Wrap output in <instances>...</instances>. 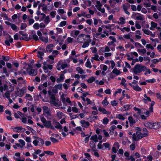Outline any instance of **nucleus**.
<instances>
[{"label":"nucleus","mask_w":161,"mask_h":161,"mask_svg":"<svg viewBox=\"0 0 161 161\" xmlns=\"http://www.w3.org/2000/svg\"><path fill=\"white\" fill-rule=\"evenodd\" d=\"M131 70L136 75L138 73H140L142 71H145L144 75H146L147 74H150L152 73L150 69L144 65H141L140 64H136L133 68L131 69Z\"/></svg>","instance_id":"1"},{"label":"nucleus","mask_w":161,"mask_h":161,"mask_svg":"<svg viewBox=\"0 0 161 161\" xmlns=\"http://www.w3.org/2000/svg\"><path fill=\"white\" fill-rule=\"evenodd\" d=\"M17 90L16 91V94L19 97H22L24 93L23 88L19 89L18 87L16 88Z\"/></svg>","instance_id":"2"},{"label":"nucleus","mask_w":161,"mask_h":161,"mask_svg":"<svg viewBox=\"0 0 161 161\" xmlns=\"http://www.w3.org/2000/svg\"><path fill=\"white\" fill-rule=\"evenodd\" d=\"M44 126L47 128H50L51 129L55 130V129L54 127H53L51 125V122L50 121H46L44 124Z\"/></svg>","instance_id":"3"},{"label":"nucleus","mask_w":161,"mask_h":161,"mask_svg":"<svg viewBox=\"0 0 161 161\" xmlns=\"http://www.w3.org/2000/svg\"><path fill=\"white\" fill-rule=\"evenodd\" d=\"M26 71L31 76H35L37 74V71L36 70L29 69H26Z\"/></svg>","instance_id":"4"},{"label":"nucleus","mask_w":161,"mask_h":161,"mask_svg":"<svg viewBox=\"0 0 161 161\" xmlns=\"http://www.w3.org/2000/svg\"><path fill=\"white\" fill-rule=\"evenodd\" d=\"M153 129H157L161 128V122H156L153 123Z\"/></svg>","instance_id":"5"},{"label":"nucleus","mask_w":161,"mask_h":161,"mask_svg":"<svg viewBox=\"0 0 161 161\" xmlns=\"http://www.w3.org/2000/svg\"><path fill=\"white\" fill-rule=\"evenodd\" d=\"M51 100L50 101V103L53 104L55 106L58 105V103L55 102L56 98L54 95L53 94L51 97Z\"/></svg>","instance_id":"6"},{"label":"nucleus","mask_w":161,"mask_h":161,"mask_svg":"<svg viewBox=\"0 0 161 161\" xmlns=\"http://www.w3.org/2000/svg\"><path fill=\"white\" fill-rule=\"evenodd\" d=\"M98 111L100 112H102L104 114H109L110 113V112L109 111H107L106 109L103 108L99 107H98Z\"/></svg>","instance_id":"7"},{"label":"nucleus","mask_w":161,"mask_h":161,"mask_svg":"<svg viewBox=\"0 0 161 161\" xmlns=\"http://www.w3.org/2000/svg\"><path fill=\"white\" fill-rule=\"evenodd\" d=\"M85 35L82 34L79 36L77 38V41L79 42L82 43L85 41Z\"/></svg>","instance_id":"8"},{"label":"nucleus","mask_w":161,"mask_h":161,"mask_svg":"<svg viewBox=\"0 0 161 161\" xmlns=\"http://www.w3.org/2000/svg\"><path fill=\"white\" fill-rule=\"evenodd\" d=\"M153 123L146 121L144 123V125L148 128L152 129L153 127Z\"/></svg>","instance_id":"9"},{"label":"nucleus","mask_w":161,"mask_h":161,"mask_svg":"<svg viewBox=\"0 0 161 161\" xmlns=\"http://www.w3.org/2000/svg\"><path fill=\"white\" fill-rule=\"evenodd\" d=\"M64 74H62L60 75L59 77L56 80V82L57 83H60L64 81Z\"/></svg>","instance_id":"10"},{"label":"nucleus","mask_w":161,"mask_h":161,"mask_svg":"<svg viewBox=\"0 0 161 161\" xmlns=\"http://www.w3.org/2000/svg\"><path fill=\"white\" fill-rule=\"evenodd\" d=\"M92 53H95L94 54V57H92V59H93L94 60L96 61H99V59L98 58L99 56L98 55L97 53V51H92Z\"/></svg>","instance_id":"11"},{"label":"nucleus","mask_w":161,"mask_h":161,"mask_svg":"<svg viewBox=\"0 0 161 161\" xmlns=\"http://www.w3.org/2000/svg\"><path fill=\"white\" fill-rule=\"evenodd\" d=\"M128 119L130 123V126H132L133 124L136 123L135 120L133 119L132 116H129L128 118Z\"/></svg>","instance_id":"12"},{"label":"nucleus","mask_w":161,"mask_h":161,"mask_svg":"<svg viewBox=\"0 0 161 161\" xmlns=\"http://www.w3.org/2000/svg\"><path fill=\"white\" fill-rule=\"evenodd\" d=\"M116 128V126L113 125L111 126L109 129V134L110 135H112L114 134V129Z\"/></svg>","instance_id":"13"},{"label":"nucleus","mask_w":161,"mask_h":161,"mask_svg":"<svg viewBox=\"0 0 161 161\" xmlns=\"http://www.w3.org/2000/svg\"><path fill=\"white\" fill-rule=\"evenodd\" d=\"M90 139L94 141L95 142H98L97 136L96 134H95L94 135H92Z\"/></svg>","instance_id":"14"},{"label":"nucleus","mask_w":161,"mask_h":161,"mask_svg":"<svg viewBox=\"0 0 161 161\" xmlns=\"http://www.w3.org/2000/svg\"><path fill=\"white\" fill-rule=\"evenodd\" d=\"M138 14H139V15L136 17V19L141 21L143 20L144 19H145L143 15L139 13H138Z\"/></svg>","instance_id":"15"},{"label":"nucleus","mask_w":161,"mask_h":161,"mask_svg":"<svg viewBox=\"0 0 161 161\" xmlns=\"http://www.w3.org/2000/svg\"><path fill=\"white\" fill-rule=\"evenodd\" d=\"M43 51H37V53L38 57L42 59H43L42 56L44 55V52Z\"/></svg>","instance_id":"16"},{"label":"nucleus","mask_w":161,"mask_h":161,"mask_svg":"<svg viewBox=\"0 0 161 161\" xmlns=\"http://www.w3.org/2000/svg\"><path fill=\"white\" fill-rule=\"evenodd\" d=\"M37 138V139L38 140V141H39V144H38V146L40 147H42L44 144V142L43 139L39 138L38 137H36Z\"/></svg>","instance_id":"17"},{"label":"nucleus","mask_w":161,"mask_h":161,"mask_svg":"<svg viewBox=\"0 0 161 161\" xmlns=\"http://www.w3.org/2000/svg\"><path fill=\"white\" fill-rule=\"evenodd\" d=\"M120 21L119 24L121 25H124L125 24V17H121L119 18Z\"/></svg>","instance_id":"18"},{"label":"nucleus","mask_w":161,"mask_h":161,"mask_svg":"<svg viewBox=\"0 0 161 161\" xmlns=\"http://www.w3.org/2000/svg\"><path fill=\"white\" fill-rule=\"evenodd\" d=\"M55 124L56 125L55 126L54 128H56L57 129H61L62 128V126L59 124V123L58 122H55Z\"/></svg>","instance_id":"19"},{"label":"nucleus","mask_w":161,"mask_h":161,"mask_svg":"<svg viewBox=\"0 0 161 161\" xmlns=\"http://www.w3.org/2000/svg\"><path fill=\"white\" fill-rule=\"evenodd\" d=\"M124 10H127L130 7V5L128 3H125L122 5Z\"/></svg>","instance_id":"20"},{"label":"nucleus","mask_w":161,"mask_h":161,"mask_svg":"<svg viewBox=\"0 0 161 161\" xmlns=\"http://www.w3.org/2000/svg\"><path fill=\"white\" fill-rule=\"evenodd\" d=\"M107 97H106L104 98V99L102 101V103L103 105L107 106L108 104L109 103L107 101Z\"/></svg>","instance_id":"21"},{"label":"nucleus","mask_w":161,"mask_h":161,"mask_svg":"<svg viewBox=\"0 0 161 161\" xmlns=\"http://www.w3.org/2000/svg\"><path fill=\"white\" fill-rule=\"evenodd\" d=\"M112 73L115 74L116 75H119L121 73L120 71L118 70L117 68L114 69L112 71Z\"/></svg>","instance_id":"22"},{"label":"nucleus","mask_w":161,"mask_h":161,"mask_svg":"<svg viewBox=\"0 0 161 161\" xmlns=\"http://www.w3.org/2000/svg\"><path fill=\"white\" fill-rule=\"evenodd\" d=\"M45 53H46V52H48V51H44ZM49 53H51L52 52V54L54 56V57H55L56 55L58 54L59 52L58 51H49Z\"/></svg>","instance_id":"23"},{"label":"nucleus","mask_w":161,"mask_h":161,"mask_svg":"<svg viewBox=\"0 0 161 161\" xmlns=\"http://www.w3.org/2000/svg\"><path fill=\"white\" fill-rule=\"evenodd\" d=\"M85 66L86 67L91 68H92V65L91 62L89 59H87L86 62L85 63Z\"/></svg>","instance_id":"24"},{"label":"nucleus","mask_w":161,"mask_h":161,"mask_svg":"<svg viewBox=\"0 0 161 161\" xmlns=\"http://www.w3.org/2000/svg\"><path fill=\"white\" fill-rule=\"evenodd\" d=\"M76 70L78 71V73L80 74H82L84 73L83 70L80 67H78L76 68Z\"/></svg>","instance_id":"25"},{"label":"nucleus","mask_w":161,"mask_h":161,"mask_svg":"<svg viewBox=\"0 0 161 161\" xmlns=\"http://www.w3.org/2000/svg\"><path fill=\"white\" fill-rule=\"evenodd\" d=\"M133 109L135 111H138L137 113V115H140L142 113V111L140 109L137 108L136 107H134L133 108Z\"/></svg>","instance_id":"26"},{"label":"nucleus","mask_w":161,"mask_h":161,"mask_svg":"<svg viewBox=\"0 0 161 161\" xmlns=\"http://www.w3.org/2000/svg\"><path fill=\"white\" fill-rule=\"evenodd\" d=\"M54 45L53 44H51L48 45L46 48V50H52L53 49Z\"/></svg>","instance_id":"27"},{"label":"nucleus","mask_w":161,"mask_h":161,"mask_svg":"<svg viewBox=\"0 0 161 161\" xmlns=\"http://www.w3.org/2000/svg\"><path fill=\"white\" fill-rule=\"evenodd\" d=\"M133 88L134 90L138 92H141L142 90L141 88L139 87L137 85L136 86H133Z\"/></svg>","instance_id":"28"},{"label":"nucleus","mask_w":161,"mask_h":161,"mask_svg":"<svg viewBox=\"0 0 161 161\" xmlns=\"http://www.w3.org/2000/svg\"><path fill=\"white\" fill-rule=\"evenodd\" d=\"M90 145L91 148L93 149V151H96L94 149L96 147V145L93 142H90Z\"/></svg>","instance_id":"29"},{"label":"nucleus","mask_w":161,"mask_h":161,"mask_svg":"<svg viewBox=\"0 0 161 161\" xmlns=\"http://www.w3.org/2000/svg\"><path fill=\"white\" fill-rule=\"evenodd\" d=\"M95 80V78L93 76H92L89 78L87 80V81L89 83H92Z\"/></svg>","instance_id":"30"},{"label":"nucleus","mask_w":161,"mask_h":161,"mask_svg":"<svg viewBox=\"0 0 161 161\" xmlns=\"http://www.w3.org/2000/svg\"><path fill=\"white\" fill-rule=\"evenodd\" d=\"M96 2L97 4L95 5V6L98 9V8H101L102 5L100 2L99 1H97Z\"/></svg>","instance_id":"31"},{"label":"nucleus","mask_w":161,"mask_h":161,"mask_svg":"<svg viewBox=\"0 0 161 161\" xmlns=\"http://www.w3.org/2000/svg\"><path fill=\"white\" fill-rule=\"evenodd\" d=\"M25 97L28 98L27 99L29 101H32L33 100V99L32 96H31V95H30L29 94L26 93L25 94Z\"/></svg>","instance_id":"32"},{"label":"nucleus","mask_w":161,"mask_h":161,"mask_svg":"<svg viewBox=\"0 0 161 161\" xmlns=\"http://www.w3.org/2000/svg\"><path fill=\"white\" fill-rule=\"evenodd\" d=\"M44 20V22L46 24H47L50 21V19L49 16H46Z\"/></svg>","instance_id":"33"},{"label":"nucleus","mask_w":161,"mask_h":161,"mask_svg":"<svg viewBox=\"0 0 161 161\" xmlns=\"http://www.w3.org/2000/svg\"><path fill=\"white\" fill-rule=\"evenodd\" d=\"M41 40L42 42L47 43L48 42V39L47 37H42L40 39Z\"/></svg>","instance_id":"34"},{"label":"nucleus","mask_w":161,"mask_h":161,"mask_svg":"<svg viewBox=\"0 0 161 161\" xmlns=\"http://www.w3.org/2000/svg\"><path fill=\"white\" fill-rule=\"evenodd\" d=\"M48 108L47 107L45 106L43 107V109L44 112L45 113L47 114H50L49 112L47 110H48Z\"/></svg>","instance_id":"35"},{"label":"nucleus","mask_w":161,"mask_h":161,"mask_svg":"<svg viewBox=\"0 0 161 161\" xmlns=\"http://www.w3.org/2000/svg\"><path fill=\"white\" fill-rule=\"evenodd\" d=\"M43 153L45 154H47V155L51 156L53 155L54 154V153L53 152L50 151H44Z\"/></svg>","instance_id":"36"},{"label":"nucleus","mask_w":161,"mask_h":161,"mask_svg":"<svg viewBox=\"0 0 161 161\" xmlns=\"http://www.w3.org/2000/svg\"><path fill=\"white\" fill-rule=\"evenodd\" d=\"M103 145L104 147L106 148H108V150H110V149L109 148L110 145L109 143L108 142L103 143Z\"/></svg>","instance_id":"37"},{"label":"nucleus","mask_w":161,"mask_h":161,"mask_svg":"<svg viewBox=\"0 0 161 161\" xmlns=\"http://www.w3.org/2000/svg\"><path fill=\"white\" fill-rule=\"evenodd\" d=\"M130 106L131 105L130 104H127L126 105H124L123 107L125 109L124 110H128L129 109H130Z\"/></svg>","instance_id":"38"},{"label":"nucleus","mask_w":161,"mask_h":161,"mask_svg":"<svg viewBox=\"0 0 161 161\" xmlns=\"http://www.w3.org/2000/svg\"><path fill=\"white\" fill-rule=\"evenodd\" d=\"M3 73L5 74L6 76H8L9 74L7 72V68L5 67H3Z\"/></svg>","instance_id":"39"},{"label":"nucleus","mask_w":161,"mask_h":161,"mask_svg":"<svg viewBox=\"0 0 161 161\" xmlns=\"http://www.w3.org/2000/svg\"><path fill=\"white\" fill-rule=\"evenodd\" d=\"M108 122L109 120L107 118L105 117L103 119V123L104 125H107L108 124Z\"/></svg>","instance_id":"40"},{"label":"nucleus","mask_w":161,"mask_h":161,"mask_svg":"<svg viewBox=\"0 0 161 161\" xmlns=\"http://www.w3.org/2000/svg\"><path fill=\"white\" fill-rule=\"evenodd\" d=\"M146 81L147 83H153L156 82V79L154 78H153L151 79L147 80Z\"/></svg>","instance_id":"41"},{"label":"nucleus","mask_w":161,"mask_h":161,"mask_svg":"<svg viewBox=\"0 0 161 161\" xmlns=\"http://www.w3.org/2000/svg\"><path fill=\"white\" fill-rule=\"evenodd\" d=\"M10 92L7 91L4 94L5 97L8 99H9L10 98Z\"/></svg>","instance_id":"42"},{"label":"nucleus","mask_w":161,"mask_h":161,"mask_svg":"<svg viewBox=\"0 0 161 161\" xmlns=\"http://www.w3.org/2000/svg\"><path fill=\"white\" fill-rule=\"evenodd\" d=\"M78 2L77 0H72L71 1L70 3L72 5H77L78 4Z\"/></svg>","instance_id":"43"},{"label":"nucleus","mask_w":161,"mask_h":161,"mask_svg":"<svg viewBox=\"0 0 161 161\" xmlns=\"http://www.w3.org/2000/svg\"><path fill=\"white\" fill-rule=\"evenodd\" d=\"M142 31H143L144 33L147 35H149L151 33V31L148 30L144 29H142Z\"/></svg>","instance_id":"44"},{"label":"nucleus","mask_w":161,"mask_h":161,"mask_svg":"<svg viewBox=\"0 0 161 161\" xmlns=\"http://www.w3.org/2000/svg\"><path fill=\"white\" fill-rule=\"evenodd\" d=\"M48 76L45 74H42V75L41 79L42 80H44L47 78Z\"/></svg>","instance_id":"45"},{"label":"nucleus","mask_w":161,"mask_h":161,"mask_svg":"<svg viewBox=\"0 0 161 161\" xmlns=\"http://www.w3.org/2000/svg\"><path fill=\"white\" fill-rule=\"evenodd\" d=\"M61 4V2H56L54 3V6L56 8H58L59 6Z\"/></svg>","instance_id":"46"},{"label":"nucleus","mask_w":161,"mask_h":161,"mask_svg":"<svg viewBox=\"0 0 161 161\" xmlns=\"http://www.w3.org/2000/svg\"><path fill=\"white\" fill-rule=\"evenodd\" d=\"M50 140L53 143H56L58 142V141L55 138L53 137H50Z\"/></svg>","instance_id":"47"},{"label":"nucleus","mask_w":161,"mask_h":161,"mask_svg":"<svg viewBox=\"0 0 161 161\" xmlns=\"http://www.w3.org/2000/svg\"><path fill=\"white\" fill-rule=\"evenodd\" d=\"M62 85L61 84H58L56 86H55V87L56 89H59V90H62Z\"/></svg>","instance_id":"48"},{"label":"nucleus","mask_w":161,"mask_h":161,"mask_svg":"<svg viewBox=\"0 0 161 161\" xmlns=\"http://www.w3.org/2000/svg\"><path fill=\"white\" fill-rule=\"evenodd\" d=\"M11 26L12 29L14 31H17V27L15 24H12L11 25Z\"/></svg>","instance_id":"49"},{"label":"nucleus","mask_w":161,"mask_h":161,"mask_svg":"<svg viewBox=\"0 0 161 161\" xmlns=\"http://www.w3.org/2000/svg\"><path fill=\"white\" fill-rule=\"evenodd\" d=\"M64 114L61 112H58L57 114V115L58 118H60V119L62 118Z\"/></svg>","instance_id":"50"},{"label":"nucleus","mask_w":161,"mask_h":161,"mask_svg":"<svg viewBox=\"0 0 161 161\" xmlns=\"http://www.w3.org/2000/svg\"><path fill=\"white\" fill-rule=\"evenodd\" d=\"M27 26V25L26 24L22 23L21 24L20 26V29L23 30L26 28Z\"/></svg>","instance_id":"51"},{"label":"nucleus","mask_w":161,"mask_h":161,"mask_svg":"<svg viewBox=\"0 0 161 161\" xmlns=\"http://www.w3.org/2000/svg\"><path fill=\"white\" fill-rule=\"evenodd\" d=\"M126 159L130 160L131 161H135V158L132 155H130L129 158H126Z\"/></svg>","instance_id":"52"},{"label":"nucleus","mask_w":161,"mask_h":161,"mask_svg":"<svg viewBox=\"0 0 161 161\" xmlns=\"http://www.w3.org/2000/svg\"><path fill=\"white\" fill-rule=\"evenodd\" d=\"M141 151L142 154H146L147 151L143 147H142L141 148Z\"/></svg>","instance_id":"53"},{"label":"nucleus","mask_w":161,"mask_h":161,"mask_svg":"<svg viewBox=\"0 0 161 161\" xmlns=\"http://www.w3.org/2000/svg\"><path fill=\"white\" fill-rule=\"evenodd\" d=\"M66 24V21H64L61 22L59 25V26L60 27H63L65 26Z\"/></svg>","instance_id":"54"},{"label":"nucleus","mask_w":161,"mask_h":161,"mask_svg":"<svg viewBox=\"0 0 161 161\" xmlns=\"http://www.w3.org/2000/svg\"><path fill=\"white\" fill-rule=\"evenodd\" d=\"M141 138H142L144 137H147L148 136V133H141Z\"/></svg>","instance_id":"55"},{"label":"nucleus","mask_w":161,"mask_h":161,"mask_svg":"<svg viewBox=\"0 0 161 161\" xmlns=\"http://www.w3.org/2000/svg\"><path fill=\"white\" fill-rule=\"evenodd\" d=\"M136 147L134 143H132L130 146V150L132 151L134 150Z\"/></svg>","instance_id":"56"},{"label":"nucleus","mask_w":161,"mask_h":161,"mask_svg":"<svg viewBox=\"0 0 161 161\" xmlns=\"http://www.w3.org/2000/svg\"><path fill=\"white\" fill-rule=\"evenodd\" d=\"M18 141L22 145L21 146H22V147L23 146L25 145V142L22 139H19Z\"/></svg>","instance_id":"57"},{"label":"nucleus","mask_w":161,"mask_h":161,"mask_svg":"<svg viewBox=\"0 0 161 161\" xmlns=\"http://www.w3.org/2000/svg\"><path fill=\"white\" fill-rule=\"evenodd\" d=\"M33 27L35 29H38L39 28V24L37 23H36L33 25Z\"/></svg>","instance_id":"58"},{"label":"nucleus","mask_w":161,"mask_h":161,"mask_svg":"<svg viewBox=\"0 0 161 161\" xmlns=\"http://www.w3.org/2000/svg\"><path fill=\"white\" fill-rule=\"evenodd\" d=\"M111 103L113 106H116L118 104V103L116 102V101L115 100L112 101L111 102Z\"/></svg>","instance_id":"59"},{"label":"nucleus","mask_w":161,"mask_h":161,"mask_svg":"<svg viewBox=\"0 0 161 161\" xmlns=\"http://www.w3.org/2000/svg\"><path fill=\"white\" fill-rule=\"evenodd\" d=\"M73 38L70 37H69L67 39V43H72L73 42Z\"/></svg>","instance_id":"60"},{"label":"nucleus","mask_w":161,"mask_h":161,"mask_svg":"<svg viewBox=\"0 0 161 161\" xmlns=\"http://www.w3.org/2000/svg\"><path fill=\"white\" fill-rule=\"evenodd\" d=\"M103 131L105 137H109V135L108 132L106 131L105 130H103Z\"/></svg>","instance_id":"61"},{"label":"nucleus","mask_w":161,"mask_h":161,"mask_svg":"<svg viewBox=\"0 0 161 161\" xmlns=\"http://www.w3.org/2000/svg\"><path fill=\"white\" fill-rule=\"evenodd\" d=\"M2 59L3 60L5 61H7L9 60V57L8 56H2Z\"/></svg>","instance_id":"62"},{"label":"nucleus","mask_w":161,"mask_h":161,"mask_svg":"<svg viewBox=\"0 0 161 161\" xmlns=\"http://www.w3.org/2000/svg\"><path fill=\"white\" fill-rule=\"evenodd\" d=\"M3 161H9V160L8 158L7 157V155L5 154L2 158Z\"/></svg>","instance_id":"63"},{"label":"nucleus","mask_w":161,"mask_h":161,"mask_svg":"<svg viewBox=\"0 0 161 161\" xmlns=\"http://www.w3.org/2000/svg\"><path fill=\"white\" fill-rule=\"evenodd\" d=\"M86 21V23L90 25H91L92 23V20L91 19H87Z\"/></svg>","instance_id":"64"}]
</instances>
